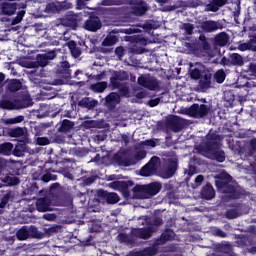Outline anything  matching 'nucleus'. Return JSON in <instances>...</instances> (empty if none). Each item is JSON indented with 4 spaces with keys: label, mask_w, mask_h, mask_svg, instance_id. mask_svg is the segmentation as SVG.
Returning <instances> with one entry per match:
<instances>
[{
    "label": "nucleus",
    "mask_w": 256,
    "mask_h": 256,
    "mask_svg": "<svg viewBox=\"0 0 256 256\" xmlns=\"http://www.w3.org/2000/svg\"><path fill=\"white\" fill-rule=\"evenodd\" d=\"M221 141H223L221 135L209 132L203 146L204 153L212 155L218 163H224L225 161V151L221 150Z\"/></svg>",
    "instance_id": "nucleus-1"
},
{
    "label": "nucleus",
    "mask_w": 256,
    "mask_h": 256,
    "mask_svg": "<svg viewBox=\"0 0 256 256\" xmlns=\"http://www.w3.org/2000/svg\"><path fill=\"white\" fill-rule=\"evenodd\" d=\"M57 57V52L54 50L48 51L45 54H37L36 55V61L32 62H26V69H39L41 67L40 71L32 72L35 77H45V69L43 67H47L49 65V61H53Z\"/></svg>",
    "instance_id": "nucleus-2"
},
{
    "label": "nucleus",
    "mask_w": 256,
    "mask_h": 256,
    "mask_svg": "<svg viewBox=\"0 0 256 256\" xmlns=\"http://www.w3.org/2000/svg\"><path fill=\"white\" fill-rule=\"evenodd\" d=\"M163 186L159 182H151L149 184H136L133 189V199H151L161 192Z\"/></svg>",
    "instance_id": "nucleus-3"
},
{
    "label": "nucleus",
    "mask_w": 256,
    "mask_h": 256,
    "mask_svg": "<svg viewBox=\"0 0 256 256\" xmlns=\"http://www.w3.org/2000/svg\"><path fill=\"white\" fill-rule=\"evenodd\" d=\"M231 181H233V177L227 174L225 177L220 178V180H216L215 186L222 191V193L227 195L228 199H241L243 193H241L233 184H230Z\"/></svg>",
    "instance_id": "nucleus-4"
},
{
    "label": "nucleus",
    "mask_w": 256,
    "mask_h": 256,
    "mask_svg": "<svg viewBox=\"0 0 256 256\" xmlns=\"http://www.w3.org/2000/svg\"><path fill=\"white\" fill-rule=\"evenodd\" d=\"M185 113L188 117H193V119H205V117L211 113V106L194 103L189 108L185 109Z\"/></svg>",
    "instance_id": "nucleus-5"
},
{
    "label": "nucleus",
    "mask_w": 256,
    "mask_h": 256,
    "mask_svg": "<svg viewBox=\"0 0 256 256\" xmlns=\"http://www.w3.org/2000/svg\"><path fill=\"white\" fill-rule=\"evenodd\" d=\"M161 159L158 156H153L140 170L141 177H151L157 173Z\"/></svg>",
    "instance_id": "nucleus-6"
},
{
    "label": "nucleus",
    "mask_w": 256,
    "mask_h": 256,
    "mask_svg": "<svg viewBox=\"0 0 256 256\" xmlns=\"http://www.w3.org/2000/svg\"><path fill=\"white\" fill-rule=\"evenodd\" d=\"M15 105H16L17 109H27V107H30V105H31V99L25 98L22 100H15V103L11 100H1L0 101V108L6 109L8 111L15 109Z\"/></svg>",
    "instance_id": "nucleus-7"
},
{
    "label": "nucleus",
    "mask_w": 256,
    "mask_h": 256,
    "mask_svg": "<svg viewBox=\"0 0 256 256\" xmlns=\"http://www.w3.org/2000/svg\"><path fill=\"white\" fill-rule=\"evenodd\" d=\"M121 81H129V72L125 70L114 71L110 77L109 87L112 91L121 87Z\"/></svg>",
    "instance_id": "nucleus-8"
},
{
    "label": "nucleus",
    "mask_w": 256,
    "mask_h": 256,
    "mask_svg": "<svg viewBox=\"0 0 256 256\" xmlns=\"http://www.w3.org/2000/svg\"><path fill=\"white\" fill-rule=\"evenodd\" d=\"M165 127L173 131V133H180L185 128V120L179 116H172L166 120Z\"/></svg>",
    "instance_id": "nucleus-9"
},
{
    "label": "nucleus",
    "mask_w": 256,
    "mask_h": 256,
    "mask_svg": "<svg viewBox=\"0 0 256 256\" xmlns=\"http://www.w3.org/2000/svg\"><path fill=\"white\" fill-rule=\"evenodd\" d=\"M103 27V24L101 23V19L99 16L95 14H90L88 19L84 22L83 28L85 31H90L91 33H96V31H99Z\"/></svg>",
    "instance_id": "nucleus-10"
},
{
    "label": "nucleus",
    "mask_w": 256,
    "mask_h": 256,
    "mask_svg": "<svg viewBox=\"0 0 256 256\" xmlns=\"http://www.w3.org/2000/svg\"><path fill=\"white\" fill-rule=\"evenodd\" d=\"M200 29L203 33H215V31H219V29H223V21L217 20H206L200 23Z\"/></svg>",
    "instance_id": "nucleus-11"
},
{
    "label": "nucleus",
    "mask_w": 256,
    "mask_h": 256,
    "mask_svg": "<svg viewBox=\"0 0 256 256\" xmlns=\"http://www.w3.org/2000/svg\"><path fill=\"white\" fill-rule=\"evenodd\" d=\"M137 83L140 87H144V89H148L149 91H157L159 89V81L155 78L139 76Z\"/></svg>",
    "instance_id": "nucleus-12"
},
{
    "label": "nucleus",
    "mask_w": 256,
    "mask_h": 256,
    "mask_svg": "<svg viewBox=\"0 0 256 256\" xmlns=\"http://www.w3.org/2000/svg\"><path fill=\"white\" fill-rule=\"evenodd\" d=\"M133 185H135V182H133V180L113 182L114 189H118V191H121L124 199H131V192L129 191V187H133Z\"/></svg>",
    "instance_id": "nucleus-13"
},
{
    "label": "nucleus",
    "mask_w": 256,
    "mask_h": 256,
    "mask_svg": "<svg viewBox=\"0 0 256 256\" xmlns=\"http://www.w3.org/2000/svg\"><path fill=\"white\" fill-rule=\"evenodd\" d=\"M27 129L22 127H3L2 135L3 137H11L12 139H19V137H25Z\"/></svg>",
    "instance_id": "nucleus-14"
},
{
    "label": "nucleus",
    "mask_w": 256,
    "mask_h": 256,
    "mask_svg": "<svg viewBox=\"0 0 256 256\" xmlns=\"http://www.w3.org/2000/svg\"><path fill=\"white\" fill-rule=\"evenodd\" d=\"M71 64L67 61L60 62L56 67V75L60 77V79H71Z\"/></svg>",
    "instance_id": "nucleus-15"
},
{
    "label": "nucleus",
    "mask_w": 256,
    "mask_h": 256,
    "mask_svg": "<svg viewBox=\"0 0 256 256\" xmlns=\"http://www.w3.org/2000/svg\"><path fill=\"white\" fill-rule=\"evenodd\" d=\"M131 235L137 239H151V237H153V228H132Z\"/></svg>",
    "instance_id": "nucleus-16"
},
{
    "label": "nucleus",
    "mask_w": 256,
    "mask_h": 256,
    "mask_svg": "<svg viewBox=\"0 0 256 256\" xmlns=\"http://www.w3.org/2000/svg\"><path fill=\"white\" fill-rule=\"evenodd\" d=\"M232 207L231 209L226 210L225 218L226 219H237V217H241L243 211V203H232L229 205Z\"/></svg>",
    "instance_id": "nucleus-17"
},
{
    "label": "nucleus",
    "mask_w": 256,
    "mask_h": 256,
    "mask_svg": "<svg viewBox=\"0 0 256 256\" xmlns=\"http://www.w3.org/2000/svg\"><path fill=\"white\" fill-rule=\"evenodd\" d=\"M97 196L100 199H105L108 205H115L119 200V195L115 192H107L103 189L97 191Z\"/></svg>",
    "instance_id": "nucleus-18"
},
{
    "label": "nucleus",
    "mask_w": 256,
    "mask_h": 256,
    "mask_svg": "<svg viewBox=\"0 0 256 256\" xmlns=\"http://www.w3.org/2000/svg\"><path fill=\"white\" fill-rule=\"evenodd\" d=\"M61 25L64 27H70L71 29H77L79 25V16L77 14H67L60 20Z\"/></svg>",
    "instance_id": "nucleus-19"
},
{
    "label": "nucleus",
    "mask_w": 256,
    "mask_h": 256,
    "mask_svg": "<svg viewBox=\"0 0 256 256\" xmlns=\"http://www.w3.org/2000/svg\"><path fill=\"white\" fill-rule=\"evenodd\" d=\"M132 5L134 6L131 7V13L136 17H143V15H145V13L148 11L147 6L145 5V1L143 0H140L139 2H134L132 0Z\"/></svg>",
    "instance_id": "nucleus-20"
},
{
    "label": "nucleus",
    "mask_w": 256,
    "mask_h": 256,
    "mask_svg": "<svg viewBox=\"0 0 256 256\" xmlns=\"http://www.w3.org/2000/svg\"><path fill=\"white\" fill-rule=\"evenodd\" d=\"M213 77V74H211V71L204 70L202 72V75L200 77L199 81V87L202 89V91H207V89H211V79Z\"/></svg>",
    "instance_id": "nucleus-21"
},
{
    "label": "nucleus",
    "mask_w": 256,
    "mask_h": 256,
    "mask_svg": "<svg viewBox=\"0 0 256 256\" xmlns=\"http://www.w3.org/2000/svg\"><path fill=\"white\" fill-rule=\"evenodd\" d=\"M36 209L39 213H47V211H53L51 207V199L47 197L38 198L36 200Z\"/></svg>",
    "instance_id": "nucleus-22"
},
{
    "label": "nucleus",
    "mask_w": 256,
    "mask_h": 256,
    "mask_svg": "<svg viewBox=\"0 0 256 256\" xmlns=\"http://www.w3.org/2000/svg\"><path fill=\"white\" fill-rule=\"evenodd\" d=\"M121 103V96L117 92H111L105 97V105L108 109H115Z\"/></svg>",
    "instance_id": "nucleus-23"
},
{
    "label": "nucleus",
    "mask_w": 256,
    "mask_h": 256,
    "mask_svg": "<svg viewBox=\"0 0 256 256\" xmlns=\"http://www.w3.org/2000/svg\"><path fill=\"white\" fill-rule=\"evenodd\" d=\"M175 239V231L171 228H167L156 240V245H165L167 241H173Z\"/></svg>",
    "instance_id": "nucleus-24"
},
{
    "label": "nucleus",
    "mask_w": 256,
    "mask_h": 256,
    "mask_svg": "<svg viewBox=\"0 0 256 256\" xmlns=\"http://www.w3.org/2000/svg\"><path fill=\"white\" fill-rule=\"evenodd\" d=\"M23 164L20 162H10L6 164V171L9 175H21L23 173Z\"/></svg>",
    "instance_id": "nucleus-25"
},
{
    "label": "nucleus",
    "mask_w": 256,
    "mask_h": 256,
    "mask_svg": "<svg viewBox=\"0 0 256 256\" xmlns=\"http://www.w3.org/2000/svg\"><path fill=\"white\" fill-rule=\"evenodd\" d=\"M200 195L202 199H205L206 201H211V199L215 198V189L210 183H208L203 186Z\"/></svg>",
    "instance_id": "nucleus-26"
},
{
    "label": "nucleus",
    "mask_w": 256,
    "mask_h": 256,
    "mask_svg": "<svg viewBox=\"0 0 256 256\" xmlns=\"http://www.w3.org/2000/svg\"><path fill=\"white\" fill-rule=\"evenodd\" d=\"M214 43L218 47H225L229 43V34L227 32H220L215 36Z\"/></svg>",
    "instance_id": "nucleus-27"
},
{
    "label": "nucleus",
    "mask_w": 256,
    "mask_h": 256,
    "mask_svg": "<svg viewBox=\"0 0 256 256\" xmlns=\"http://www.w3.org/2000/svg\"><path fill=\"white\" fill-rule=\"evenodd\" d=\"M112 159L114 163L119 165V167H131V165H133V162L131 161L130 158H123L119 154H114Z\"/></svg>",
    "instance_id": "nucleus-28"
},
{
    "label": "nucleus",
    "mask_w": 256,
    "mask_h": 256,
    "mask_svg": "<svg viewBox=\"0 0 256 256\" xmlns=\"http://www.w3.org/2000/svg\"><path fill=\"white\" fill-rule=\"evenodd\" d=\"M1 10L3 15H15V11H17V3L3 2Z\"/></svg>",
    "instance_id": "nucleus-29"
},
{
    "label": "nucleus",
    "mask_w": 256,
    "mask_h": 256,
    "mask_svg": "<svg viewBox=\"0 0 256 256\" xmlns=\"http://www.w3.org/2000/svg\"><path fill=\"white\" fill-rule=\"evenodd\" d=\"M67 47L70 50V53L74 59H78V57H81V47L77 46V42L75 40H70L67 43Z\"/></svg>",
    "instance_id": "nucleus-30"
},
{
    "label": "nucleus",
    "mask_w": 256,
    "mask_h": 256,
    "mask_svg": "<svg viewBox=\"0 0 256 256\" xmlns=\"http://www.w3.org/2000/svg\"><path fill=\"white\" fill-rule=\"evenodd\" d=\"M227 3V0H212L208 5H206L207 11L212 13H217L220 7H223Z\"/></svg>",
    "instance_id": "nucleus-31"
},
{
    "label": "nucleus",
    "mask_w": 256,
    "mask_h": 256,
    "mask_svg": "<svg viewBox=\"0 0 256 256\" xmlns=\"http://www.w3.org/2000/svg\"><path fill=\"white\" fill-rule=\"evenodd\" d=\"M230 63L232 67H243V65H245V62L243 61V56L237 53L230 54Z\"/></svg>",
    "instance_id": "nucleus-32"
},
{
    "label": "nucleus",
    "mask_w": 256,
    "mask_h": 256,
    "mask_svg": "<svg viewBox=\"0 0 256 256\" xmlns=\"http://www.w3.org/2000/svg\"><path fill=\"white\" fill-rule=\"evenodd\" d=\"M4 183L9 185L10 187H15L21 183V180L17 176V174H8L4 177Z\"/></svg>",
    "instance_id": "nucleus-33"
},
{
    "label": "nucleus",
    "mask_w": 256,
    "mask_h": 256,
    "mask_svg": "<svg viewBox=\"0 0 256 256\" xmlns=\"http://www.w3.org/2000/svg\"><path fill=\"white\" fill-rule=\"evenodd\" d=\"M177 167H179V163L177 160H170L168 166L166 168V175L168 178L173 177L175 173H177Z\"/></svg>",
    "instance_id": "nucleus-34"
},
{
    "label": "nucleus",
    "mask_w": 256,
    "mask_h": 256,
    "mask_svg": "<svg viewBox=\"0 0 256 256\" xmlns=\"http://www.w3.org/2000/svg\"><path fill=\"white\" fill-rule=\"evenodd\" d=\"M13 153V143L11 142H4L0 144V155H5L9 157Z\"/></svg>",
    "instance_id": "nucleus-35"
},
{
    "label": "nucleus",
    "mask_w": 256,
    "mask_h": 256,
    "mask_svg": "<svg viewBox=\"0 0 256 256\" xmlns=\"http://www.w3.org/2000/svg\"><path fill=\"white\" fill-rule=\"evenodd\" d=\"M73 127H75V123L73 121L64 119L58 128V131L60 133H69Z\"/></svg>",
    "instance_id": "nucleus-36"
},
{
    "label": "nucleus",
    "mask_w": 256,
    "mask_h": 256,
    "mask_svg": "<svg viewBox=\"0 0 256 256\" xmlns=\"http://www.w3.org/2000/svg\"><path fill=\"white\" fill-rule=\"evenodd\" d=\"M16 237L18 241H27L30 239L28 226H22L17 232Z\"/></svg>",
    "instance_id": "nucleus-37"
},
{
    "label": "nucleus",
    "mask_w": 256,
    "mask_h": 256,
    "mask_svg": "<svg viewBox=\"0 0 256 256\" xmlns=\"http://www.w3.org/2000/svg\"><path fill=\"white\" fill-rule=\"evenodd\" d=\"M21 87H23V84L19 79H12L8 83V91H10V93H17V91L21 90Z\"/></svg>",
    "instance_id": "nucleus-38"
},
{
    "label": "nucleus",
    "mask_w": 256,
    "mask_h": 256,
    "mask_svg": "<svg viewBox=\"0 0 256 256\" xmlns=\"http://www.w3.org/2000/svg\"><path fill=\"white\" fill-rule=\"evenodd\" d=\"M28 235L30 239H43V233L39 232V228L36 226H28Z\"/></svg>",
    "instance_id": "nucleus-39"
},
{
    "label": "nucleus",
    "mask_w": 256,
    "mask_h": 256,
    "mask_svg": "<svg viewBox=\"0 0 256 256\" xmlns=\"http://www.w3.org/2000/svg\"><path fill=\"white\" fill-rule=\"evenodd\" d=\"M25 151H27V145L18 144L14 149H12V155H14V157H23V155H25Z\"/></svg>",
    "instance_id": "nucleus-40"
},
{
    "label": "nucleus",
    "mask_w": 256,
    "mask_h": 256,
    "mask_svg": "<svg viewBox=\"0 0 256 256\" xmlns=\"http://www.w3.org/2000/svg\"><path fill=\"white\" fill-rule=\"evenodd\" d=\"M79 105L81 107H85V109H94V107L97 106V100H91L89 98H83L80 102Z\"/></svg>",
    "instance_id": "nucleus-41"
},
{
    "label": "nucleus",
    "mask_w": 256,
    "mask_h": 256,
    "mask_svg": "<svg viewBox=\"0 0 256 256\" xmlns=\"http://www.w3.org/2000/svg\"><path fill=\"white\" fill-rule=\"evenodd\" d=\"M116 43H119V38L115 35H109L103 40L102 45L103 47H111Z\"/></svg>",
    "instance_id": "nucleus-42"
},
{
    "label": "nucleus",
    "mask_w": 256,
    "mask_h": 256,
    "mask_svg": "<svg viewBox=\"0 0 256 256\" xmlns=\"http://www.w3.org/2000/svg\"><path fill=\"white\" fill-rule=\"evenodd\" d=\"M91 89L95 93H104L105 89H107V82L102 81V82H97L95 84H92Z\"/></svg>",
    "instance_id": "nucleus-43"
},
{
    "label": "nucleus",
    "mask_w": 256,
    "mask_h": 256,
    "mask_svg": "<svg viewBox=\"0 0 256 256\" xmlns=\"http://www.w3.org/2000/svg\"><path fill=\"white\" fill-rule=\"evenodd\" d=\"M118 241L120 243H126V245H133V243H135V239L129 236V234H125V233L118 234Z\"/></svg>",
    "instance_id": "nucleus-44"
},
{
    "label": "nucleus",
    "mask_w": 256,
    "mask_h": 256,
    "mask_svg": "<svg viewBox=\"0 0 256 256\" xmlns=\"http://www.w3.org/2000/svg\"><path fill=\"white\" fill-rule=\"evenodd\" d=\"M226 77H227V74L225 73V70H223V69L217 70L214 74V79H215L216 83H219V84L224 83Z\"/></svg>",
    "instance_id": "nucleus-45"
},
{
    "label": "nucleus",
    "mask_w": 256,
    "mask_h": 256,
    "mask_svg": "<svg viewBox=\"0 0 256 256\" xmlns=\"http://www.w3.org/2000/svg\"><path fill=\"white\" fill-rule=\"evenodd\" d=\"M199 41L201 42L202 51H211V44H209V41H207V37L205 35L201 34L199 36Z\"/></svg>",
    "instance_id": "nucleus-46"
},
{
    "label": "nucleus",
    "mask_w": 256,
    "mask_h": 256,
    "mask_svg": "<svg viewBox=\"0 0 256 256\" xmlns=\"http://www.w3.org/2000/svg\"><path fill=\"white\" fill-rule=\"evenodd\" d=\"M41 180L43 183H49V181H57V175L51 174L49 170H46L45 174L42 175Z\"/></svg>",
    "instance_id": "nucleus-47"
},
{
    "label": "nucleus",
    "mask_w": 256,
    "mask_h": 256,
    "mask_svg": "<svg viewBox=\"0 0 256 256\" xmlns=\"http://www.w3.org/2000/svg\"><path fill=\"white\" fill-rule=\"evenodd\" d=\"M239 51H256V46L251 44L250 41L242 43L238 46Z\"/></svg>",
    "instance_id": "nucleus-48"
},
{
    "label": "nucleus",
    "mask_w": 256,
    "mask_h": 256,
    "mask_svg": "<svg viewBox=\"0 0 256 256\" xmlns=\"http://www.w3.org/2000/svg\"><path fill=\"white\" fill-rule=\"evenodd\" d=\"M58 11H67V9H73V4L68 0H64L62 2H58Z\"/></svg>",
    "instance_id": "nucleus-49"
},
{
    "label": "nucleus",
    "mask_w": 256,
    "mask_h": 256,
    "mask_svg": "<svg viewBox=\"0 0 256 256\" xmlns=\"http://www.w3.org/2000/svg\"><path fill=\"white\" fill-rule=\"evenodd\" d=\"M82 184L85 185L86 187H89V185H93V183H95V181H97V176L92 175L90 177H82L81 178Z\"/></svg>",
    "instance_id": "nucleus-50"
},
{
    "label": "nucleus",
    "mask_w": 256,
    "mask_h": 256,
    "mask_svg": "<svg viewBox=\"0 0 256 256\" xmlns=\"http://www.w3.org/2000/svg\"><path fill=\"white\" fill-rule=\"evenodd\" d=\"M157 244H155L154 246L152 247H148V248H145L143 250V252L147 255V256H155L159 253V248H157Z\"/></svg>",
    "instance_id": "nucleus-51"
},
{
    "label": "nucleus",
    "mask_w": 256,
    "mask_h": 256,
    "mask_svg": "<svg viewBox=\"0 0 256 256\" xmlns=\"http://www.w3.org/2000/svg\"><path fill=\"white\" fill-rule=\"evenodd\" d=\"M201 75H203V73H201V69L199 68H194L190 70V77L195 81H198V79H201Z\"/></svg>",
    "instance_id": "nucleus-52"
},
{
    "label": "nucleus",
    "mask_w": 256,
    "mask_h": 256,
    "mask_svg": "<svg viewBox=\"0 0 256 256\" xmlns=\"http://www.w3.org/2000/svg\"><path fill=\"white\" fill-rule=\"evenodd\" d=\"M23 17H25V10L18 11L16 17L12 20V25H18V23H21V21H23Z\"/></svg>",
    "instance_id": "nucleus-53"
},
{
    "label": "nucleus",
    "mask_w": 256,
    "mask_h": 256,
    "mask_svg": "<svg viewBox=\"0 0 256 256\" xmlns=\"http://www.w3.org/2000/svg\"><path fill=\"white\" fill-rule=\"evenodd\" d=\"M113 33H124L125 35H133L135 33V29L133 28H120L113 30Z\"/></svg>",
    "instance_id": "nucleus-54"
},
{
    "label": "nucleus",
    "mask_w": 256,
    "mask_h": 256,
    "mask_svg": "<svg viewBox=\"0 0 256 256\" xmlns=\"http://www.w3.org/2000/svg\"><path fill=\"white\" fill-rule=\"evenodd\" d=\"M183 29H184L186 35H193V31L195 29V26L191 23H184L183 24Z\"/></svg>",
    "instance_id": "nucleus-55"
},
{
    "label": "nucleus",
    "mask_w": 256,
    "mask_h": 256,
    "mask_svg": "<svg viewBox=\"0 0 256 256\" xmlns=\"http://www.w3.org/2000/svg\"><path fill=\"white\" fill-rule=\"evenodd\" d=\"M117 89H119L120 97H129V87L123 86V84H121V86Z\"/></svg>",
    "instance_id": "nucleus-56"
},
{
    "label": "nucleus",
    "mask_w": 256,
    "mask_h": 256,
    "mask_svg": "<svg viewBox=\"0 0 256 256\" xmlns=\"http://www.w3.org/2000/svg\"><path fill=\"white\" fill-rule=\"evenodd\" d=\"M36 143L43 147L45 145H49V143H51V140H49V138L47 137H37Z\"/></svg>",
    "instance_id": "nucleus-57"
},
{
    "label": "nucleus",
    "mask_w": 256,
    "mask_h": 256,
    "mask_svg": "<svg viewBox=\"0 0 256 256\" xmlns=\"http://www.w3.org/2000/svg\"><path fill=\"white\" fill-rule=\"evenodd\" d=\"M101 5L104 7H111L113 5H119V0H102Z\"/></svg>",
    "instance_id": "nucleus-58"
},
{
    "label": "nucleus",
    "mask_w": 256,
    "mask_h": 256,
    "mask_svg": "<svg viewBox=\"0 0 256 256\" xmlns=\"http://www.w3.org/2000/svg\"><path fill=\"white\" fill-rule=\"evenodd\" d=\"M25 117L24 116H16L14 118H10L8 121L9 123H11L12 125H15L17 123H23Z\"/></svg>",
    "instance_id": "nucleus-59"
},
{
    "label": "nucleus",
    "mask_w": 256,
    "mask_h": 256,
    "mask_svg": "<svg viewBox=\"0 0 256 256\" xmlns=\"http://www.w3.org/2000/svg\"><path fill=\"white\" fill-rule=\"evenodd\" d=\"M220 64L223 65L224 67H232L231 56H229V58L223 56L220 61Z\"/></svg>",
    "instance_id": "nucleus-60"
},
{
    "label": "nucleus",
    "mask_w": 256,
    "mask_h": 256,
    "mask_svg": "<svg viewBox=\"0 0 256 256\" xmlns=\"http://www.w3.org/2000/svg\"><path fill=\"white\" fill-rule=\"evenodd\" d=\"M145 157H147V152L145 150H140L135 155V159H137V161H141L145 159Z\"/></svg>",
    "instance_id": "nucleus-61"
},
{
    "label": "nucleus",
    "mask_w": 256,
    "mask_h": 256,
    "mask_svg": "<svg viewBox=\"0 0 256 256\" xmlns=\"http://www.w3.org/2000/svg\"><path fill=\"white\" fill-rule=\"evenodd\" d=\"M115 55L121 59V57L125 56V48L123 46H118L115 49Z\"/></svg>",
    "instance_id": "nucleus-62"
},
{
    "label": "nucleus",
    "mask_w": 256,
    "mask_h": 256,
    "mask_svg": "<svg viewBox=\"0 0 256 256\" xmlns=\"http://www.w3.org/2000/svg\"><path fill=\"white\" fill-rule=\"evenodd\" d=\"M204 180H205V178L203 177V175H198L195 178V187H199L203 183Z\"/></svg>",
    "instance_id": "nucleus-63"
},
{
    "label": "nucleus",
    "mask_w": 256,
    "mask_h": 256,
    "mask_svg": "<svg viewBox=\"0 0 256 256\" xmlns=\"http://www.w3.org/2000/svg\"><path fill=\"white\" fill-rule=\"evenodd\" d=\"M248 71H249V73L256 75V63H250L248 65Z\"/></svg>",
    "instance_id": "nucleus-64"
}]
</instances>
